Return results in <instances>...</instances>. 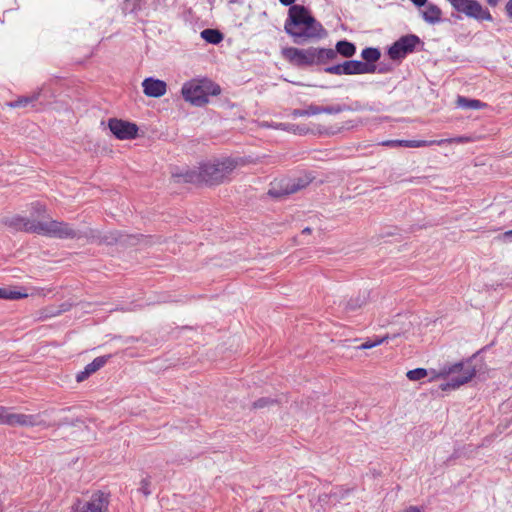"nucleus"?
<instances>
[{"instance_id": "obj_1", "label": "nucleus", "mask_w": 512, "mask_h": 512, "mask_svg": "<svg viewBox=\"0 0 512 512\" xmlns=\"http://www.w3.org/2000/svg\"><path fill=\"white\" fill-rule=\"evenodd\" d=\"M284 6H290L284 23V31L297 45H305L326 36L323 25L317 21L303 5H293L296 0H279Z\"/></svg>"}, {"instance_id": "obj_2", "label": "nucleus", "mask_w": 512, "mask_h": 512, "mask_svg": "<svg viewBox=\"0 0 512 512\" xmlns=\"http://www.w3.org/2000/svg\"><path fill=\"white\" fill-rule=\"evenodd\" d=\"M237 163L231 158L214 159L203 163L198 171L187 170L185 173L173 174L177 181L187 183H200L204 182L209 185L219 184L230 176L236 168Z\"/></svg>"}, {"instance_id": "obj_3", "label": "nucleus", "mask_w": 512, "mask_h": 512, "mask_svg": "<svg viewBox=\"0 0 512 512\" xmlns=\"http://www.w3.org/2000/svg\"><path fill=\"white\" fill-rule=\"evenodd\" d=\"M282 56L295 66L322 65L336 58V52L331 48L309 47L299 49L286 47L282 49Z\"/></svg>"}, {"instance_id": "obj_4", "label": "nucleus", "mask_w": 512, "mask_h": 512, "mask_svg": "<svg viewBox=\"0 0 512 512\" xmlns=\"http://www.w3.org/2000/svg\"><path fill=\"white\" fill-rule=\"evenodd\" d=\"M181 93L185 101L195 106H203L208 103L210 95H219L221 89L219 85L206 78L192 79L183 84Z\"/></svg>"}, {"instance_id": "obj_5", "label": "nucleus", "mask_w": 512, "mask_h": 512, "mask_svg": "<svg viewBox=\"0 0 512 512\" xmlns=\"http://www.w3.org/2000/svg\"><path fill=\"white\" fill-rule=\"evenodd\" d=\"M34 230L37 234L59 239H75L81 237L80 231L74 229L68 223L57 220L39 221V225H37V228Z\"/></svg>"}, {"instance_id": "obj_6", "label": "nucleus", "mask_w": 512, "mask_h": 512, "mask_svg": "<svg viewBox=\"0 0 512 512\" xmlns=\"http://www.w3.org/2000/svg\"><path fill=\"white\" fill-rule=\"evenodd\" d=\"M454 10L478 21H492V15L477 0H447Z\"/></svg>"}, {"instance_id": "obj_7", "label": "nucleus", "mask_w": 512, "mask_h": 512, "mask_svg": "<svg viewBox=\"0 0 512 512\" xmlns=\"http://www.w3.org/2000/svg\"><path fill=\"white\" fill-rule=\"evenodd\" d=\"M446 373L453 376L448 382L441 384L442 390L456 389L469 382L475 376L476 371L470 365L464 367L463 363H456L452 365Z\"/></svg>"}, {"instance_id": "obj_8", "label": "nucleus", "mask_w": 512, "mask_h": 512, "mask_svg": "<svg viewBox=\"0 0 512 512\" xmlns=\"http://www.w3.org/2000/svg\"><path fill=\"white\" fill-rule=\"evenodd\" d=\"M109 504L108 494L97 491L93 493L89 500L82 501L77 499L73 506V512H106Z\"/></svg>"}, {"instance_id": "obj_9", "label": "nucleus", "mask_w": 512, "mask_h": 512, "mask_svg": "<svg viewBox=\"0 0 512 512\" xmlns=\"http://www.w3.org/2000/svg\"><path fill=\"white\" fill-rule=\"evenodd\" d=\"M420 39L416 35L402 36L388 49V55L392 60L403 59L407 54L413 52Z\"/></svg>"}, {"instance_id": "obj_10", "label": "nucleus", "mask_w": 512, "mask_h": 512, "mask_svg": "<svg viewBox=\"0 0 512 512\" xmlns=\"http://www.w3.org/2000/svg\"><path fill=\"white\" fill-rule=\"evenodd\" d=\"M3 424L9 426L33 427L46 425V422L40 414L27 415L23 413H13L9 408H6V413L3 415Z\"/></svg>"}, {"instance_id": "obj_11", "label": "nucleus", "mask_w": 512, "mask_h": 512, "mask_svg": "<svg viewBox=\"0 0 512 512\" xmlns=\"http://www.w3.org/2000/svg\"><path fill=\"white\" fill-rule=\"evenodd\" d=\"M308 184V178L283 179L278 183L279 188L273 186L271 189H269L268 194L272 197H281L284 195L296 193L300 189L306 187Z\"/></svg>"}, {"instance_id": "obj_12", "label": "nucleus", "mask_w": 512, "mask_h": 512, "mask_svg": "<svg viewBox=\"0 0 512 512\" xmlns=\"http://www.w3.org/2000/svg\"><path fill=\"white\" fill-rule=\"evenodd\" d=\"M108 127L111 133L120 140L134 139L138 132L136 124L116 118L109 120Z\"/></svg>"}, {"instance_id": "obj_13", "label": "nucleus", "mask_w": 512, "mask_h": 512, "mask_svg": "<svg viewBox=\"0 0 512 512\" xmlns=\"http://www.w3.org/2000/svg\"><path fill=\"white\" fill-rule=\"evenodd\" d=\"M344 75L370 74L374 73L376 66L359 60H348L342 63Z\"/></svg>"}, {"instance_id": "obj_14", "label": "nucleus", "mask_w": 512, "mask_h": 512, "mask_svg": "<svg viewBox=\"0 0 512 512\" xmlns=\"http://www.w3.org/2000/svg\"><path fill=\"white\" fill-rule=\"evenodd\" d=\"M454 141V139H441V140H389L385 141L383 144L386 146H404L410 148H418V147H426L432 145H443L445 143H450Z\"/></svg>"}, {"instance_id": "obj_15", "label": "nucleus", "mask_w": 512, "mask_h": 512, "mask_svg": "<svg viewBox=\"0 0 512 512\" xmlns=\"http://www.w3.org/2000/svg\"><path fill=\"white\" fill-rule=\"evenodd\" d=\"M143 92L148 97L158 98L166 93L167 85L164 81L148 77L142 82Z\"/></svg>"}, {"instance_id": "obj_16", "label": "nucleus", "mask_w": 512, "mask_h": 512, "mask_svg": "<svg viewBox=\"0 0 512 512\" xmlns=\"http://www.w3.org/2000/svg\"><path fill=\"white\" fill-rule=\"evenodd\" d=\"M4 223L15 230L32 233H36L34 229L39 225V221L30 220L19 215L6 218Z\"/></svg>"}, {"instance_id": "obj_17", "label": "nucleus", "mask_w": 512, "mask_h": 512, "mask_svg": "<svg viewBox=\"0 0 512 512\" xmlns=\"http://www.w3.org/2000/svg\"><path fill=\"white\" fill-rule=\"evenodd\" d=\"M421 14L423 20L432 25L439 23L442 17L441 9L432 3L425 5L424 9L421 11Z\"/></svg>"}, {"instance_id": "obj_18", "label": "nucleus", "mask_w": 512, "mask_h": 512, "mask_svg": "<svg viewBox=\"0 0 512 512\" xmlns=\"http://www.w3.org/2000/svg\"><path fill=\"white\" fill-rule=\"evenodd\" d=\"M334 51L336 52V56L340 54L343 57L350 58L356 53V46L347 40H341L337 42Z\"/></svg>"}, {"instance_id": "obj_19", "label": "nucleus", "mask_w": 512, "mask_h": 512, "mask_svg": "<svg viewBox=\"0 0 512 512\" xmlns=\"http://www.w3.org/2000/svg\"><path fill=\"white\" fill-rule=\"evenodd\" d=\"M361 57L364 59V63L375 65L381 57V52L378 48L367 47L362 50Z\"/></svg>"}, {"instance_id": "obj_20", "label": "nucleus", "mask_w": 512, "mask_h": 512, "mask_svg": "<svg viewBox=\"0 0 512 512\" xmlns=\"http://www.w3.org/2000/svg\"><path fill=\"white\" fill-rule=\"evenodd\" d=\"M271 127H273L274 129L284 130L299 135H304L308 132V129L306 127L290 123H275L271 125Z\"/></svg>"}, {"instance_id": "obj_21", "label": "nucleus", "mask_w": 512, "mask_h": 512, "mask_svg": "<svg viewBox=\"0 0 512 512\" xmlns=\"http://www.w3.org/2000/svg\"><path fill=\"white\" fill-rule=\"evenodd\" d=\"M457 104L459 107L465 108V109H481L486 105L485 103L481 102L480 100L468 99L463 96L458 97Z\"/></svg>"}, {"instance_id": "obj_22", "label": "nucleus", "mask_w": 512, "mask_h": 512, "mask_svg": "<svg viewBox=\"0 0 512 512\" xmlns=\"http://www.w3.org/2000/svg\"><path fill=\"white\" fill-rule=\"evenodd\" d=\"M201 37L211 44H218L223 39L222 33L215 29H204L201 32Z\"/></svg>"}, {"instance_id": "obj_23", "label": "nucleus", "mask_w": 512, "mask_h": 512, "mask_svg": "<svg viewBox=\"0 0 512 512\" xmlns=\"http://www.w3.org/2000/svg\"><path fill=\"white\" fill-rule=\"evenodd\" d=\"M319 114V106L310 104L306 109H294L291 112V116L293 118L297 117H305V116H313Z\"/></svg>"}, {"instance_id": "obj_24", "label": "nucleus", "mask_w": 512, "mask_h": 512, "mask_svg": "<svg viewBox=\"0 0 512 512\" xmlns=\"http://www.w3.org/2000/svg\"><path fill=\"white\" fill-rule=\"evenodd\" d=\"M66 310H67V308L65 305H62L61 308H57L54 306L46 307L40 312L39 319L46 320V319H49L52 317H56Z\"/></svg>"}, {"instance_id": "obj_25", "label": "nucleus", "mask_w": 512, "mask_h": 512, "mask_svg": "<svg viewBox=\"0 0 512 512\" xmlns=\"http://www.w3.org/2000/svg\"><path fill=\"white\" fill-rule=\"evenodd\" d=\"M28 294L19 290L0 288V299L16 300L27 297Z\"/></svg>"}, {"instance_id": "obj_26", "label": "nucleus", "mask_w": 512, "mask_h": 512, "mask_svg": "<svg viewBox=\"0 0 512 512\" xmlns=\"http://www.w3.org/2000/svg\"><path fill=\"white\" fill-rule=\"evenodd\" d=\"M38 97H39L38 93L33 94L32 96H22V97H19L17 100L8 103V105L12 108L26 107L28 104L36 101L38 99Z\"/></svg>"}, {"instance_id": "obj_27", "label": "nucleus", "mask_w": 512, "mask_h": 512, "mask_svg": "<svg viewBox=\"0 0 512 512\" xmlns=\"http://www.w3.org/2000/svg\"><path fill=\"white\" fill-rule=\"evenodd\" d=\"M110 356H100L96 357L91 363H89L85 368L90 372L91 374L98 371L100 368H102Z\"/></svg>"}, {"instance_id": "obj_28", "label": "nucleus", "mask_w": 512, "mask_h": 512, "mask_svg": "<svg viewBox=\"0 0 512 512\" xmlns=\"http://www.w3.org/2000/svg\"><path fill=\"white\" fill-rule=\"evenodd\" d=\"M350 108L346 105H332V106H326L322 107L319 106V114L326 113V114H338L343 111H348Z\"/></svg>"}, {"instance_id": "obj_29", "label": "nucleus", "mask_w": 512, "mask_h": 512, "mask_svg": "<svg viewBox=\"0 0 512 512\" xmlns=\"http://www.w3.org/2000/svg\"><path fill=\"white\" fill-rule=\"evenodd\" d=\"M399 333H394V334H387L379 339H377L376 341H366L364 342L363 344H361L360 348L361 349H371L381 343H383L384 341H386L387 339H390V338H395L396 336H398Z\"/></svg>"}, {"instance_id": "obj_30", "label": "nucleus", "mask_w": 512, "mask_h": 512, "mask_svg": "<svg viewBox=\"0 0 512 512\" xmlns=\"http://www.w3.org/2000/svg\"><path fill=\"white\" fill-rule=\"evenodd\" d=\"M406 376L411 381H418L427 376V370L424 368H416L413 370H409Z\"/></svg>"}, {"instance_id": "obj_31", "label": "nucleus", "mask_w": 512, "mask_h": 512, "mask_svg": "<svg viewBox=\"0 0 512 512\" xmlns=\"http://www.w3.org/2000/svg\"><path fill=\"white\" fill-rule=\"evenodd\" d=\"M365 301H366L365 296H358L355 299L349 300L346 304V308L348 310L354 311V310L360 308L365 303Z\"/></svg>"}, {"instance_id": "obj_32", "label": "nucleus", "mask_w": 512, "mask_h": 512, "mask_svg": "<svg viewBox=\"0 0 512 512\" xmlns=\"http://www.w3.org/2000/svg\"><path fill=\"white\" fill-rule=\"evenodd\" d=\"M150 484H151V481L148 477L142 479V481L140 483L139 491L141 493H143L145 496H149L152 493L150 490Z\"/></svg>"}, {"instance_id": "obj_33", "label": "nucleus", "mask_w": 512, "mask_h": 512, "mask_svg": "<svg viewBox=\"0 0 512 512\" xmlns=\"http://www.w3.org/2000/svg\"><path fill=\"white\" fill-rule=\"evenodd\" d=\"M31 207L33 210L32 215H35L37 217H41L46 211L45 206L38 202L32 203Z\"/></svg>"}, {"instance_id": "obj_34", "label": "nucleus", "mask_w": 512, "mask_h": 512, "mask_svg": "<svg viewBox=\"0 0 512 512\" xmlns=\"http://www.w3.org/2000/svg\"><path fill=\"white\" fill-rule=\"evenodd\" d=\"M342 64H337L333 66H329L325 68V72L329 74H335V75H344L342 70Z\"/></svg>"}, {"instance_id": "obj_35", "label": "nucleus", "mask_w": 512, "mask_h": 512, "mask_svg": "<svg viewBox=\"0 0 512 512\" xmlns=\"http://www.w3.org/2000/svg\"><path fill=\"white\" fill-rule=\"evenodd\" d=\"M118 240H119V235L115 234V233H112L110 235H104L101 238L100 242H104V243H106L108 245H111V244L117 242Z\"/></svg>"}, {"instance_id": "obj_36", "label": "nucleus", "mask_w": 512, "mask_h": 512, "mask_svg": "<svg viewBox=\"0 0 512 512\" xmlns=\"http://www.w3.org/2000/svg\"><path fill=\"white\" fill-rule=\"evenodd\" d=\"M269 403H273V401H271L268 398H261V399H258L257 401H255L253 406H254V408H263L266 405H268Z\"/></svg>"}, {"instance_id": "obj_37", "label": "nucleus", "mask_w": 512, "mask_h": 512, "mask_svg": "<svg viewBox=\"0 0 512 512\" xmlns=\"http://www.w3.org/2000/svg\"><path fill=\"white\" fill-rule=\"evenodd\" d=\"M91 375L90 372H88V370L85 368L84 371L80 372L77 374L76 376V380L77 382H82L84 381L87 377H89Z\"/></svg>"}, {"instance_id": "obj_38", "label": "nucleus", "mask_w": 512, "mask_h": 512, "mask_svg": "<svg viewBox=\"0 0 512 512\" xmlns=\"http://www.w3.org/2000/svg\"><path fill=\"white\" fill-rule=\"evenodd\" d=\"M505 10H506L507 16L512 18V0H509L506 3Z\"/></svg>"}, {"instance_id": "obj_39", "label": "nucleus", "mask_w": 512, "mask_h": 512, "mask_svg": "<svg viewBox=\"0 0 512 512\" xmlns=\"http://www.w3.org/2000/svg\"><path fill=\"white\" fill-rule=\"evenodd\" d=\"M416 6L421 7L425 6L427 0H411Z\"/></svg>"}, {"instance_id": "obj_40", "label": "nucleus", "mask_w": 512, "mask_h": 512, "mask_svg": "<svg viewBox=\"0 0 512 512\" xmlns=\"http://www.w3.org/2000/svg\"><path fill=\"white\" fill-rule=\"evenodd\" d=\"M403 512H421V510L418 507L410 506L409 508L405 509Z\"/></svg>"}, {"instance_id": "obj_41", "label": "nucleus", "mask_w": 512, "mask_h": 512, "mask_svg": "<svg viewBox=\"0 0 512 512\" xmlns=\"http://www.w3.org/2000/svg\"><path fill=\"white\" fill-rule=\"evenodd\" d=\"M503 237H504L505 239H508V240L512 241V230L506 231V232L503 234Z\"/></svg>"}, {"instance_id": "obj_42", "label": "nucleus", "mask_w": 512, "mask_h": 512, "mask_svg": "<svg viewBox=\"0 0 512 512\" xmlns=\"http://www.w3.org/2000/svg\"><path fill=\"white\" fill-rule=\"evenodd\" d=\"M4 413H6V407H0V424H3Z\"/></svg>"}, {"instance_id": "obj_43", "label": "nucleus", "mask_w": 512, "mask_h": 512, "mask_svg": "<svg viewBox=\"0 0 512 512\" xmlns=\"http://www.w3.org/2000/svg\"><path fill=\"white\" fill-rule=\"evenodd\" d=\"M500 0H487V3L492 6V7H495L498 3H499Z\"/></svg>"}, {"instance_id": "obj_44", "label": "nucleus", "mask_w": 512, "mask_h": 512, "mask_svg": "<svg viewBox=\"0 0 512 512\" xmlns=\"http://www.w3.org/2000/svg\"><path fill=\"white\" fill-rule=\"evenodd\" d=\"M311 229L309 227H306L302 230V234H310Z\"/></svg>"}, {"instance_id": "obj_45", "label": "nucleus", "mask_w": 512, "mask_h": 512, "mask_svg": "<svg viewBox=\"0 0 512 512\" xmlns=\"http://www.w3.org/2000/svg\"><path fill=\"white\" fill-rule=\"evenodd\" d=\"M456 141L463 142V138H458V139H456Z\"/></svg>"}]
</instances>
